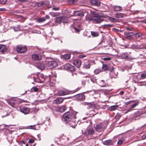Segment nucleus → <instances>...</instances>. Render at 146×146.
Wrapping results in <instances>:
<instances>
[{
  "label": "nucleus",
  "mask_w": 146,
  "mask_h": 146,
  "mask_svg": "<svg viewBox=\"0 0 146 146\" xmlns=\"http://www.w3.org/2000/svg\"><path fill=\"white\" fill-rule=\"evenodd\" d=\"M77 112L74 110L68 111L64 113L62 118V121L66 123L71 121L72 118H76Z\"/></svg>",
  "instance_id": "obj_1"
},
{
  "label": "nucleus",
  "mask_w": 146,
  "mask_h": 146,
  "mask_svg": "<svg viewBox=\"0 0 146 146\" xmlns=\"http://www.w3.org/2000/svg\"><path fill=\"white\" fill-rule=\"evenodd\" d=\"M31 78H33L35 82L38 83H42L45 81H46L47 77L45 76L43 74L38 73L31 75Z\"/></svg>",
  "instance_id": "obj_2"
},
{
  "label": "nucleus",
  "mask_w": 146,
  "mask_h": 146,
  "mask_svg": "<svg viewBox=\"0 0 146 146\" xmlns=\"http://www.w3.org/2000/svg\"><path fill=\"white\" fill-rule=\"evenodd\" d=\"M84 134L89 139H94L97 137L95 131L93 128H87L85 130Z\"/></svg>",
  "instance_id": "obj_3"
},
{
  "label": "nucleus",
  "mask_w": 146,
  "mask_h": 146,
  "mask_svg": "<svg viewBox=\"0 0 146 146\" xmlns=\"http://www.w3.org/2000/svg\"><path fill=\"white\" fill-rule=\"evenodd\" d=\"M81 88H78L76 89L73 91H69L66 89L60 90L58 92L57 94L59 96L71 94L76 92L79 90Z\"/></svg>",
  "instance_id": "obj_4"
},
{
  "label": "nucleus",
  "mask_w": 146,
  "mask_h": 146,
  "mask_svg": "<svg viewBox=\"0 0 146 146\" xmlns=\"http://www.w3.org/2000/svg\"><path fill=\"white\" fill-rule=\"evenodd\" d=\"M55 22L56 23H68V18L65 16H62L56 17L55 19Z\"/></svg>",
  "instance_id": "obj_5"
},
{
  "label": "nucleus",
  "mask_w": 146,
  "mask_h": 146,
  "mask_svg": "<svg viewBox=\"0 0 146 146\" xmlns=\"http://www.w3.org/2000/svg\"><path fill=\"white\" fill-rule=\"evenodd\" d=\"M85 105L86 106L88 109H90L91 108H93L94 110H97L100 109V107L99 105L95 104L94 102L91 103L85 102Z\"/></svg>",
  "instance_id": "obj_6"
},
{
  "label": "nucleus",
  "mask_w": 146,
  "mask_h": 146,
  "mask_svg": "<svg viewBox=\"0 0 146 146\" xmlns=\"http://www.w3.org/2000/svg\"><path fill=\"white\" fill-rule=\"evenodd\" d=\"M94 127L96 131L99 132L103 131L105 129L104 126V123L102 122L97 123L94 125Z\"/></svg>",
  "instance_id": "obj_7"
},
{
  "label": "nucleus",
  "mask_w": 146,
  "mask_h": 146,
  "mask_svg": "<svg viewBox=\"0 0 146 146\" xmlns=\"http://www.w3.org/2000/svg\"><path fill=\"white\" fill-rule=\"evenodd\" d=\"M44 52L42 50H41L40 52V54L35 53L32 55L31 58L34 60L39 61L42 59L41 54H43Z\"/></svg>",
  "instance_id": "obj_8"
},
{
  "label": "nucleus",
  "mask_w": 146,
  "mask_h": 146,
  "mask_svg": "<svg viewBox=\"0 0 146 146\" xmlns=\"http://www.w3.org/2000/svg\"><path fill=\"white\" fill-rule=\"evenodd\" d=\"M27 50V48L25 46L20 45L17 46L16 51L19 53H25Z\"/></svg>",
  "instance_id": "obj_9"
},
{
  "label": "nucleus",
  "mask_w": 146,
  "mask_h": 146,
  "mask_svg": "<svg viewBox=\"0 0 146 146\" xmlns=\"http://www.w3.org/2000/svg\"><path fill=\"white\" fill-rule=\"evenodd\" d=\"M46 79V82H47L46 84L50 86H54L56 83V79L53 77H47Z\"/></svg>",
  "instance_id": "obj_10"
},
{
  "label": "nucleus",
  "mask_w": 146,
  "mask_h": 146,
  "mask_svg": "<svg viewBox=\"0 0 146 146\" xmlns=\"http://www.w3.org/2000/svg\"><path fill=\"white\" fill-rule=\"evenodd\" d=\"M19 110L25 114H28L30 111V108L27 107L23 106H20L19 107Z\"/></svg>",
  "instance_id": "obj_11"
},
{
  "label": "nucleus",
  "mask_w": 146,
  "mask_h": 146,
  "mask_svg": "<svg viewBox=\"0 0 146 146\" xmlns=\"http://www.w3.org/2000/svg\"><path fill=\"white\" fill-rule=\"evenodd\" d=\"M76 100L80 101H84L85 99V96L83 94L80 93L75 95L74 96Z\"/></svg>",
  "instance_id": "obj_12"
},
{
  "label": "nucleus",
  "mask_w": 146,
  "mask_h": 146,
  "mask_svg": "<svg viewBox=\"0 0 146 146\" xmlns=\"http://www.w3.org/2000/svg\"><path fill=\"white\" fill-rule=\"evenodd\" d=\"M143 114V112L142 111H137L134 113L132 119L135 120L139 119H140V116L142 115Z\"/></svg>",
  "instance_id": "obj_13"
},
{
  "label": "nucleus",
  "mask_w": 146,
  "mask_h": 146,
  "mask_svg": "<svg viewBox=\"0 0 146 146\" xmlns=\"http://www.w3.org/2000/svg\"><path fill=\"white\" fill-rule=\"evenodd\" d=\"M64 68L66 70H68L71 72L74 71L75 70L74 67L69 63H67L65 65Z\"/></svg>",
  "instance_id": "obj_14"
},
{
  "label": "nucleus",
  "mask_w": 146,
  "mask_h": 146,
  "mask_svg": "<svg viewBox=\"0 0 146 146\" xmlns=\"http://www.w3.org/2000/svg\"><path fill=\"white\" fill-rule=\"evenodd\" d=\"M47 64L48 66L52 68L56 67L58 66L57 62L55 61H49Z\"/></svg>",
  "instance_id": "obj_15"
},
{
  "label": "nucleus",
  "mask_w": 146,
  "mask_h": 146,
  "mask_svg": "<svg viewBox=\"0 0 146 146\" xmlns=\"http://www.w3.org/2000/svg\"><path fill=\"white\" fill-rule=\"evenodd\" d=\"M92 21L94 23H99L103 21L104 19L100 17H97L92 19Z\"/></svg>",
  "instance_id": "obj_16"
},
{
  "label": "nucleus",
  "mask_w": 146,
  "mask_h": 146,
  "mask_svg": "<svg viewBox=\"0 0 146 146\" xmlns=\"http://www.w3.org/2000/svg\"><path fill=\"white\" fill-rule=\"evenodd\" d=\"M90 3L93 5L98 7L100 5L101 2L98 0H90Z\"/></svg>",
  "instance_id": "obj_17"
},
{
  "label": "nucleus",
  "mask_w": 146,
  "mask_h": 146,
  "mask_svg": "<svg viewBox=\"0 0 146 146\" xmlns=\"http://www.w3.org/2000/svg\"><path fill=\"white\" fill-rule=\"evenodd\" d=\"M82 62L81 60L76 59L73 62V64L77 68L80 67L81 65Z\"/></svg>",
  "instance_id": "obj_18"
},
{
  "label": "nucleus",
  "mask_w": 146,
  "mask_h": 146,
  "mask_svg": "<svg viewBox=\"0 0 146 146\" xmlns=\"http://www.w3.org/2000/svg\"><path fill=\"white\" fill-rule=\"evenodd\" d=\"M36 66L38 69L42 70H44L45 68L44 64L41 62L38 63L36 65Z\"/></svg>",
  "instance_id": "obj_19"
},
{
  "label": "nucleus",
  "mask_w": 146,
  "mask_h": 146,
  "mask_svg": "<svg viewBox=\"0 0 146 146\" xmlns=\"http://www.w3.org/2000/svg\"><path fill=\"white\" fill-rule=\"evenodd\" d=\"M121 58L123 59H127V60H130L131 58L129 57L127 52L123 53L121 55Z\"/></svg>",
  "instance_id": "obj_20"
},
{
  "label": "nucleus",
  "mask_w": 146,
  "mask_h": 146,
  "mask_svg": "<svg viewBox=\"0 0 146 146\" xmlns=\"http://www.w3.org/2000/svg\"><path fill=\"white\" fill-rule=\"evenodd\" d=\"M67 109V107L64 106H62L58 107L57 110L58 111L62 112L65 111Z\"/></svg>",
  "instance_id": "obj_21"
},
{
  "label": "nucleus",
  "mask_w": 146,
  "mask_h": 146,
  "mask_svg": "<svg viewBox=\"0 0 146 146\" xmlns=\"http://www.w3.org/2000/svg\"><path fill=\"white\" fill-rule=\"evenodd\" d=\"M118 73L117 72H115L114 71H111L110 74L111 78H116L117 77Z\"/></svg>",
  "instance_id": "obj_22"
},
{
  "label": "nucleus",
  "mask_w": 146,
  "mask_h": 146,
  "mask_svg": "<svg viewBox=\"0 0 146 146\" xmlns=\"http://www.w3.org/2000/svg\"><path fill=\"white\" fill-rule=\"evenodd\" d=\"M73 14L75 16H83L84 15L83 13L80 11H74V12Z\"/></svg>",
  "instance_id": "obj_23"
},
{
  "label": "nucleus",
  "mask_w": 146,
  "mask_h": 146,
  "mask_svg": "<svg viewBox=\"0 0 146 146\" xmlns=\"http://www.w3.org/2000/svg\"><path fill=\"white\" fill-rule=\"evenodd\" d=\"M113 142L111 139L108 140L104 141L103 143L104 145H110L113 144Z\"/></svg>",
  "instance_id": "obj_24"
},
{
  "label": "nucleus",
  "mask_w": 146,
  "mask_h": 146,
  "mask_svg": "<svg viewBox=\"0 0 146 146\" xmlns=\"http://www.w3.org/2000/svg\"><path fill=\"white\" fill-rule=\"evenodd\" d=\"M64 99L62 98H59L54 100V103L56 104H60L63 102Z\"/></svg>",
  "instance_id": "obj_25"
},
{
  "label": "nucleus",
  "mask_w": 146,
  "mask_h": 146,
  "mask_svg": "<svg viewBox=\"0 0 146 146\" xmlns=\"http://www.w3.org/2000/svg\"><path fill=\"white\" fill-rule=\"evenodd\" d=\"M71 57V55L70 54H67L62 55L61 56V58L64 60L69 59Z\"/></svg>",
  "instance_id": "obj_26"
},
{
  "label": "nucleus",
  "mask_w": 146,
  "mask_h": 146,
  "mask_svg": "<svg viewBox=\"0 0 146 146\" xmlns=\"http://www.w3.org/2000/svg\"><path fill=\"white\" fill-rule=\"evenodd\" d=\"M118 107V106L117 105L111 106L109 107L108 110L111 111H114L116 110Z\"/></svg>",
  "instance_id": "obj_27"
},
{
  "label": "nucleus",
  "mask_w": 146,
  "mask_h": 146,
  "mask_svg": "<svg viewBox=\"0 0 146 146\" xmlns=\"http://www.w3.org/2000/svg\"><path fill=\"white\" fill-rule=\"evenodd\" d=\"M16 102L14 99H11L9 100L8 102V103L11 105L12 107H14L15 105L16 104Z\"/></svg>",
  "instance_id": "obj_28"
},
{
  "label": "nucleus",
  "mask_w": 146,
  "mask_h": 146,
  "mask_svg": "<svg viewBox=\"0 0 146 146\" xmlns=\"http://www.w3.org/2000/svg\"><path fill=\"white\" fill-rule=\"evenodd\" d=\"M113 9L115 11H120L122 10V8L120 6H115L113 7Z\"/></svg>",
  "instance_id": "obj_29"
},
{
  "label": "nucleus",
  "mask_w": 146,
  "mask_h": 146,
  "mask_svg": "<svg viewBox=\"0 0 146 146\" xmlns=\"http://www.w3.org/2000/svg\"><path fill=\"white\" fill-rule=\"evenodd\" d=\"M91 66L90 63L89 61H87L85 62L83 66L84 68L86 69L90 68Z\"/></svg>",
  "instance_id": "obj_30"
},
{
  "label": "nucleus",
  "mask_w": 146,
  "mask_h": 146,
  "mask_svg": "<svg viewBox=\"0 0 146 146\" xmlns=\"http://www.w3.org/2000/svg\"><path fill=\"white\" fill-rule=\"evenodd\" d=\"M81 26L80 25H78L77 26H73V29L74 30L75 32H78L80 31L81 30Z\"/></svg>",
  "instance_id": "obj_31"
},
{
  "label": "nucleus",
  "mask_w": 146,
  "mask_h": 146,
  "mask_svg": "<svg viewBox=\"0 0 146 146\" xmlns=\"http://www.w3.org/2000/svg\"><path fill=\"white\" fill-rule=\"evenodd\" d=\"M108 19L111 22L113 23L118 22L119 21L118 19H115L111 17H109Z\"/></svg>",
  "instance_id": "obj_32"
},
{
  "label": "nucleus",
  "mask_w": 146,
  "mask_h": 146,
  "mask_svg": "<svg viewBox=\"0 0 146 146\" xmlns=\"http://www.w3.org/2000/svg\"><path fill=\"white\" fill-rule=\"evenodd\" d=\"M6 51V46L3 45H0V52H5Z\"/></svg>",
  "instance_id": "obj_33"
},
{
  "label": "nucleus",
  "mask_w": 146,
  "mask_h": 146,
  "mask_svg": "<svg viewBox=\"0 0 146 146\" xmlns=\"http://www.w3.org/2000/svg\"><path fill=\"white\" fill-rule=\"evenodd\" d=\"M102 69L103 71H105L109 70V67L107 64H103Z\"/></svg>",
  "instance_id": "obj_34"
},
{
  "label": "nucleus",
  "mask_w": 146,
  "mask_h": 146,
  "mask_svg": "<svg viewBox=\"0 0 146 146\" xmlns=\"http://www.w3.org/2000/svg\"><path fill=\"white\" fill-rule=\"evenodd\" d=\"M39 88H37L35 86L33 87L30 90V92H37L38 91Z\"/></svg>",
  "instance_id": "obj_35"
},
{
  "label": "nucleus",
  "mask_w": 146,
  "mask_h": 146,
  "mask_svg": "<svg viewBox=\"0 0 146 146\" xmlns=\"http://www.w3.org/2000/svg\"><path fill=\"white\" fill-rule=\"evenodd\" d=\"M44 3L43 2L41 1L40 2L36 3L35 4V5L36 6L41 7L43 6L44 5Z\"/></svg>",
  "instance_id": "obj_36"
},
{
  "label": "nucleus",
  "mask_w": 146,
  "mask_h": 146,
  "mask_svg": "<svg viewBox=\"0 0 146 146\" xmlns=\"http://www.w3.org/2000/svg\"><path fill=\"white\" fill-rule=\"evenodd\" d=\"M90 80L93 83L97 82V79L96 77L94 75H92L90 76Z\"/></svg>",
  "instance_id": "obj_37"
},
{
  "label": "nucleus",
  "mask_w": 146,
  "mask_h": 146,
  "mask_svg": "<svg viewBox=\"0 0 146 146\" xmlns=\"http://www.w3.org/2000/svg\"><path fill=\"white\" fill-rule=\"evenodd\" d=\"M135 48L137 49H143L145 48V47L143 44H141L135 46Z\"/></svg>",
  "instance_id": "obj_38"
},
{
  "label": "nucleus",
  "mask_w": 146,
  "mask_h": 146,
  "mask_svg": "<svg viewBox=\"0 0 146 146\" xmlns=\"http://www.w3.org/2000/svg\"><path fill=\"white\" fill-rule=\"evenodd\" d=\"M13 30L15 31H19L20 30V26L18 25L15 27H13Z\"/></svg>",
  "instance_id": "obj_39"
},
{
  "label": "nucleus",
  "mask_w": 146,
  "mask_h": 146,
  "mask_svg": "<svg viewBox=\"0 0 146 146\" xmlns=\"http://www.w3.org/2000/svg\"><path fill=\"white\" fill-rule=\"evenodd\" d=\"M124 15L123 13H118L115 14V17L117 18H121L123 17Z\"/></svg>",
  "instance_id": "obj_40"
},
{
  "label": "nucleus",
  "mask_w": 146,
  "mask_h": 146,
  "mask_svg": "<svg viewBox=\"0 0 146 146\" xmlns=\"http://www.w3.org/2000/svg\"><path fill=\"white\" fill-rule=\"evenodd\" d=\"M70 126L73 128H75L76 125V123L75 121H71L69 123Z\"/></svg>",
  "instance_id": "obj_41"
},
{
  "label": "nucleus",
  "mask_w": 146,
  "mask_h": 146,
  "mask_svg": "<svg viewBox=\"0 0 146 146\" xmlns=\"http://www.w3.org/2000/svg\"><path fill=\"white\" fill-rule=\"evenodd\" d=\"M91 34L92 36L94 37H96L99 35V33L98 32L94 31H91Z\"/></svg>",
  "instance_id": "obj_42"
},
{
  "label": "nucleus",
  "mask_w": 146,
  "mask_h": 146,
  "mask_svg": "<svg viewBox=\"0 0 146 146\" xmlns=\"http://www.w3.org/2000/svg\"><path fill=\"white\" fill-rule=\"evenodd\" d=\"M25 129H35V125H29L25 127Z\"/></svg>",
  "instance_id": "obj_43"
},
{
  "label": "nucleus",
  "mask_w": 146,
  "mask_h": 146,
  "mask_svg": "<svg viewBox=\"0 0 146 146\" xmlns=\"http://www.w3.org/2000/svg\"><path fill=\"white\" fill-rule=\"evenodd\" d=\"M102 72L101 69H96L94 70V73L96 74H98L99 73Z\"/></svg>",
  "instance_id": "obj_44"
},
{
  "label": "nucleus",
  "mask_w": 146,
  "mask_h": 146,
  "mask_svg": "<svg viewBox=\"0 0 146 146\" xmlns=\"http://www.w3.org/2000/svg\"><path fill=\"white\" fill-rule=\"evenodd\" d=\"M46 20V19L43 17L37 19V21L38 23L42 22Z\"/></svg>",
  "instance_id": "obj_45"
},
{
  "label": "nucleus",
  "mask_w": 146,
  "mask_h": 146,
  "mask_svg": "<svg viewBox=\"0 0 146 146\" xmlns=\"http://www.w3.org/2000/svg\"><path fill=\"white\" fill-rule=\"evenodd\" d=\"M121 114L119 113H117L116 115L115 116V119L118 120L121 116Z\"/></svg>",
  "instance_id": "obj_46"
},
{
  "label": "nucleus",
  "mask_w": 146,
  "mask_h": 146,
  "mask_svg": "<svg viewBox=\"0 0 146 146\" xmlns=\"http://www.w3.org/2000/svg\"><path fill=\"white\" fill-rule=\"evenodd\" d=\"M102 91L104 94H107L110 92L111 90H104Z\"/></svg>",
  "instance_id": "obj_47"
},
{
  "label": "nucleus",
  "mask_w": 146,
  "mask_h": 146,
  "mask_svg": "<svg viewBox=\"0 0 146 146\" xmlns=\"http://www.w3.org/2000/svg\"><path fill=\"white\" fill-rule=\"evenodd\" d=\"M126 35L128 37H130L134 35V33L133 32H127L126 33Z\"/></svg>",
  "instance_id": "obj_48"
},
{
  "label": "nucleus",
  "mask_w": 146,
  "mask_h": 146,
  "mask_svg": "<svg viewBox=\"0 0 146 146\" xmlns=\"http://www.w3.org/2000/svg\"><path fill=\"white\" fill-rule=\"evenodd\" d=\"M141 78L142 79H144L146 78V71L144 72L141 75Z\"/></svg>",
  "instance_id": "obj_49"
},
{
  "label": "nucleus",
  "mask_w": 146,
  "mask_h": 146,
  "mask_svg": "<svg viewBox=\"0 0 146 146\" xmlns=\"http://www.w3.org/2000/svg\"><path fill=\"white\" fill-rule=\"evenodd\" d=\"M78 0H69V2L71 4H74L76 3Z\"/></svg>",
  "instance_id": "obj_50"
},
{
  "label": "nucleus",
  "mask_w": 146,
  "mask_h": 146,
  "mask_svg": "<svg viewBox=\"0 0 146 146\" xmlns=\"http://www.w3.org/2000/svg\"><path fill=\"white\" fill-rule=\"evenodd\" d=\"M7 0H0V4L4 5L7 2Z\"/></svg>",
  "instance_id": "obj_51"
},
{
  "label": "nucleus",
  "mask_w": 146,
  "mask_h": 146,
  "mask_svg": "<svg viewBox=\"0 0 146 146\" xmlns=\"http://www.w3.org/2000/svg\"><path fill=\"white\" fill-rule=\"evenodd\" d=\"M113 25L112 24H108V25H103L104 28H108L109 27H113Z\"/></svg>",
  "instance_id": "obj_52"
},
{
  "label": "nucleus",
  "mask_w": 146,
  "mask_h": 146,
  "mask_svg": "<svg viewBox=\"0 0 146 146\" xmlns=\"http://www.w3.org/2000/svg\"><path fill=\"white\" fill-rule=\"evenodd\" d=\"M139 104V102L138 101L137 102L135 103L132 104L131 106V108H133L136 106H137Z\"/></svg>",
  "instance_id": "obj_53"
},
{
  "label": "nucleus",
  "mask_w": 146,
  "mask_h": 146,
  "mask_svg": "<svg viewBox=\"0 0 146 146\" xmlns=\"http://www.w3.org/2000/svg\"><path fill=\"white\" fill-rule=\"evenodd\" d=\"M124 141V140L123 139H120L118 141L117 144L118 145H120Z\"/></svg>",
  "instance_id": "obj_54"
},
{
  "label": "nucleus",
  "mask_w": 146,
  "mask_h": 146,
  "mask_svg": "<svg viewBox=\"0 0 146 146\" xmlns=\"http://www.w3.org/2000/svg\"><path fill=\"white\" fill-rule=\"evenodd\" d=\"M102 59L104 61H108L111 59L110 57H106L102 58Z\"/></svg>",
  "instance_id": "obj_55"
},
{
  "label": "nucleus",
  "mask_w": 146,
  "mask_h": 146,
  "mask_svg": "<svg viewBox=\"0 0 146 146\" xmlns=\"http://www.w3.org/2000/svg\"><path fill=\"white\" fill-rule=\"evenodd\" d=\"M135 36L137 37H139L142 36V34L141 33H137L135 34Z\"/></svg>",
  "instance_id": "obj_56"
},
{
  "label": "nucleus",
  "mask_w": 146,
  "mask_h": 146,
  "mask_svg": "<svg viewBox=\"0 0 146 146\" xmlns=\"http://www.w3.org/2000/svg\"><path fill=\"white\" fill-rule=\"evenodd\" d=\"M35 141V140L33 139H29L28 142L30 143H33Z\"/></svg>",
  "instance_id": "obj_57"
},
{
  "label": "nucleus",
  "mask_w": 146,
  "mask_h": 146,
  "mask_svg": "<svg viewBox=\"0 0 146 146\" xmlns=\"http://www.w3.org/2000/svg\"><path fill=\"white\" fill-rule=\"evenodd\" d=\"M92 92V95H93L94 94H95V92L94 90H92L90 91H88L86 92L87 93H88L89 92Z\"/></svg>",
  "instance_id": "obj_58"
},
{
  "label": "nucleus",
  "mask_w": 146,
  "mask_h": 146,
  "mask_svg": "<svg viewBox=\"0 0 146 146\" xmlns=\"http://www.w3.org/2000/svg\"><path fill=\"white\" fill-rule=\"evenodd\" d=\"M86 56L84 54H82L78 56V57L80 58H82L85 57Z\"/></svg>",
  "instance_id": "obj_59"
},
{
  "label": "nucleus",
  "mask_w": 146,
  "mask_h": 146,
  "mask_svg": "<svg viewBox=\"0 0 146 146\" xmlns=\"http://www.w3.org/2000/svg\"><path fill=\"white\" fill-rule=\"evenodd\" d=\"M59 9V7H54L52 8V9L55 11H58V10Z\"/></svg>",
  "instance_id": "obj_60"
},
{
  "label": "nucleus",
  "mask_w": 146,
  "mask_h": 146,
  "mask_svg": "<svg viewBox=\"0 0 146 146\" xmlns=\"http://www.w3.org/2000/svg\"><path fill=\"white\" fill-rule=\"evenodd\" d=\"M91 13L92 15H93L94 17L96 16V13L95 12L91 11Z\"/></svg>",
  "instance_id": "obj_61"
},
{
  "label": "nucleus",
  "mask_w": 146,
  "mask_h": 146,
  "mask_svg": "<svg viewBox=\"0 0 146 146\" xmlns=\"http://www.w3.org/2000/svg\"><path fill=\"white\" fill-rule=\"evenodd\" d=\"M141 137L142 139H146V134L142 135Z\"/></svg>",
  "instance_id": "obj_62"
},
{
  "label": "nucleus",
  "mask_w": 146,
  "mask_h": 146,
  "mask_svg": "<svg viewBox=\"0 0 146 146\" xmlns=\"http://www.w3.org/2000/svg\"><path fill=\"white\" fill-rule=\"evenodd\" d=\"M105 81L104 80H102L100 81V83L101 84H104L105 83Z\"/></svg>",
  "instance_id": "obj_63"
},
{
  "label": "nucleus",
  "mask_w": 146,
  "mask_h": 146,
  "mask_svg": "<svg viewBox=\"0 0 146 146\" xmlns=\"http://www.w3.org/2000/svg\"><path fill=\"white\" fill-rule=\"evenodd\" d=\"M50 14L52 15L54 17L56 16L57 15L56 13H53L52 12L50 13Z\"/></svg>",
  "instance_id": "obj_64"
}]
</instances>
